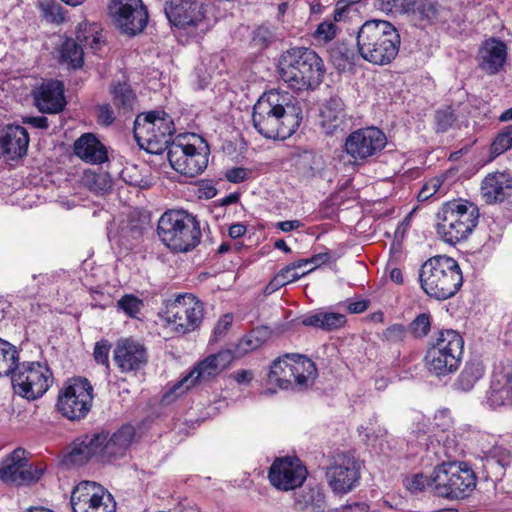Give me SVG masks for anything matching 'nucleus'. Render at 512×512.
<instances>
[{
	"instance_id": "f257e3e1",
	"label": "nucleus",
	"mask_w": 512,
	"mask_h": 512,
	"mask_svg": "<svg viewBox=\"0 0 512 512\" xmlns=\"http://www.w3.org/2000/svg\"><path fill=\"white\" fill-rule=\"evenodd\" d=\"M302 119L303 112L299 101L288 92H266L253 107V127L267 139L289 138L299 128Z\"/></svg>"
},
{
	"instance_id": "f03ea898",
	"label": "nucleus",
	"mask_w": 512,
	"mask_h": 512,
	"mask_svg": "<svg viewBox=\"0 0 512 512\" xmlns=\"http://www.w3.org/2000/svg\"><path fill=\"white\" fill-rule=\"evenodd\" d=\"M325 71L322 58L308 47L289 48L279 58L278 72L281 80L297 91L318 87Z\"/></svg>"
},
{
	"instance_id": "7ed1b4c3",
	"label": "nucleus",
	"mask_w": 512,
	"mask_h": 512,
	"mask_svg": "<svg viewBox=\"0 0 512 512\" xmlns=\"http://www.w3.org/2000/svg\"><path fill=\"white\" fill-rule=\"evenodd\" d=\"M400 42L397 29L385 20L366 21L356 33L359 56L374 65L391 63L399 52Z\"/></svg>"
},
{
	"instance_id": "20e7f679",
	"label": "nucleus",
	"mask_w": 512,
	"mask_h": 512,
	"mask_svg": "<svg viewBox=\"0 0 512 512\" xmlns=\"http://www.w3.org/2000/svg\"><path fill=\"white\" fill-rule=\"evenodd\" d=\"M421 288L432 298L446 300L454 296L463 284L459 264L451 257L434 256L425 261L419 271Z\"/></svg>"
},
{
	"instance_id": "39448f33",
	"label": "nucleus",
	"mask_w": 512,
	"mask_h": 512,
	"mask_svg": "<svg viewBox=\"0 0 512 512\" xmlns=\"http://www.w3.org/2000/svg\"><path fill=\"white\" fill-rule=\"evenodd\" d=\"M157 233L164 245L174 252H188L201 239L200 223L184 210H168L159 219Z\"/></svg>"
},
{
	"instance_id": "423d86ee",
	"label": "nucleus",
	"mask_w": 512,
	"mask_h": 512,
	"mask_svg": "<svg viewBox=\"0 0 512 512\" xmlns=\"http://www.w3.org/2000/svg\"><path fill=\"white\" fill-rule=\"evenodd\" d=\"M437 234L446 243L456 244L468 238L477 226L479 210L469 201L453 200L437 213Z\"/></svg>"
},
{
	"instance_id": "0eeeda50",
	"label": "nucleus",
	"mask_w": 512,
	"mask_h": 512,
	"mask_svg": "<svg viewBox=\"0 0 512 512\" xmlns=\"http://www.w3.org/2000/svg\"><path fill=\"white\" fill-rule=\"evenodd\" d=\"M431 482L437 496L458 500L473 492L477 477L466 462L453 460L437 465L431 474Z\"/></svg>"
},
{
	"instance_id": "6e6552de",
	"label": "nucleus",
	"mask_w": 512,
	"mask_h": 512,
	"mask_svg": "<svg viewBox=\"0 0 512 512\" xmlns=\"http://www.w3.org/2000/svg\"><path fill=\"white\" fill-rule=\"evenodd\" d=\"M175 132L173 119L162 110L139 114L134 121V138L138 145L151 154L166 151Z\"/></svg>"
},
{
	"instance_id": "1a4fd4ad",
	"label": "nucleus",
	"mask_w": 512,
	"mask_h": 512,
	"mask_svg": "<svg viewBox=\"0 0 512 512\" xmlns=\"http://www.w3.org/2000/svg\"><path fill=\"white\" fill-rule=\"evenodd\" d=\"M463 347L464 341L458 332L454 330L439 332L425 356L428 370L436 376L455 372L460 365Z\"/></svg>"
},
{
	"instance_id": "9d476101",
	"label": "nucleus",
	"mask_w": 512,
	"mask_h": 512,
	"mask_svg": "<svg viewBox=\"0 0 512 512\" xmlns=\"http://www.w3.org/2000/svg\"><path fill=\"white\" fill-rule=\"evenodd\" d=\"M10 377L15 394L28 400L42 397L53 382L51 370L41 362H19Z\"/></svg>"
},
{
	"instance_id": "9b49d317",
	"label": "nucleus",
	"mask_w": 512,
	"mask_h": 512,
	"mask_svg": "<svg viewBox=\"0 0 512 512\" xmlns=\"http://www.w3.org/2000/svg\"><path fill=\"white\" fill-rule=\"evenodd\" d=\"M93 387L86 378H72L59 391L58 411L69 420H80L90 411L93 403Z\"/></svg>"
},
{
	"instance_id": "f8f14e48",
	"label": "nucleus",
	"mask_w": 512,
	"mask_h": 512,
	"mask_svg": "<svg viewBox=\"0 0 512 512\" xmlns=\"http://www.w3.org/2000/svg\"><path fill=\"white\" fill-rule=\"evenodd\" d=\"M108 15L115 27L123 34L135 36L148 22V12L142 0H110Z\"/></svg>"
},
{
	"instance_id": "ddd939ff",
	"label": "nucleus",
	"mask_w": 512,
	"mask_h": 512,
	"mask_svg": "<svg viewBox=\"0 0 512 512\" xmlns=\"http://www.w3.org/2000/svg\"><path fill=\"white\" fill-rule=\"evenodd\" d=\"M165 319L180 334L195 330L203 319V304L192 294L178 295L167 305Z\"/></svg>"
},
{
	"instance_id": "4468645a",
	"label": "nucleus",
	"mask_w": 512,
	"mask_h": 512,
	"mask_svg": "<svg viewBox=\"0 0 512 512\" xmlns=\"http://www.w3.org/2000/svg\"><path fill=\"white\" fill-rule=\"evenodd\" d=\"M73 512H115L116 502L102 485L94 481L78 483L70 499Z\"/></svg>"
},
{
	"instance_id": "2eb2a0df",
	"label": "nucleus",
	"mask_w": 512,
	"mask_h": 512,
	"mask_svg": "<svg viewBox=\"0 0 512 512\" xmlns=\"http://www.w3.org/2000/svg\"><path fill=\"white\" fill-rule=\"evenodd\" d=\"M167 158L176 172L191 178L201 174L208 165L207 151H199L194 145L183 143L180 137L170 144Z\"/></svg>"
},
{
	"instance_id": "dca6fc26",
	"label": "nucleus",
	"mask_w": 512,
	"mask_h": 512,
	"mask_svg": "<svg viewBox=\"0 0 512 512\" xmlns=\"http://www.w3.org/2000/svg\"><path fill=\"white\" fill-rule=\"evenodd\" d=\"M386 135L377 127L360 128L345 141V151L354 162L366 161L379 154L386 146Z\"/></svg>"
},
{
	"instance_id": "f3484780",
	"label": "nucleus",
	"mask_w": 512,
	"mask_h": 512,
	"mask_svg": "<svg viewBox=\"0 0 512 512\" xmlns=\"http://www.w3.org/2000/svg\"><path fill=\"white\" fill-rule=\"evenodd\" d=\"M43 470L34 467L25 457V450L15 449L0 465V480L7 485H24L38 481Z\"/></svg>"
},
{
	"instance_id": "a211bd4d",
	"label": "nucleus",
	"mask_w": 512,
	"mask_h": 512,
	"mask_svg": "<svg viewBox=\"0 0 512 512\" xmlns=\"http://www.w3.org/2000/svg\"><path fill=\"white\" fill-rule=\"evenodd\" d=\"M234 356L229 350L220 351L202 360L186 376L173 385L171 391L181 394L193 387L198 380H208L226 369Z\"/></svg>"
},
{
	"instance_id": "6ab92c4d",
	"label": "nucleus",
	"mask_w": 512,
	"mask_h": 512,
	"mask_svg": "<svg viewBox=\"0 0 512 512\" xmlns=\"http://www.w3.org/2000/svg\"><path fill=\"white\" fill-rule=\"evenodd\" d=\"M360 477L359 464L348 453L336 454L326 470V479L335 493H347Z\"/></svg>"
},
{
	"instance_id": "aec40b11",
	"label": "nucleus",
	"mask_w": 512,
	"mask_h": 512,
	"mask_svg": "<svg viewBox=\"0 0 512 512\" xmlns=\"http://www.w3.org/2000/svg\"><path fill=\"white\" fill-rule=\"evenodd\" d=\"M307 476L300 460L292 457L276 459L269 469L270 483L277 489L288 491L302 485Z\"/></svg>"
},
{
	"instance_id": "412c9836",
	"label": "nucleus",
	"mask_w": 512,
	"mask_h": 512,
	"mask_svg": "<svg viewBox=\"0 0 512 512\" xmlns=\"http://www.w3.org/2000/svg\"><path fill=\"white\" fill-rule=\"evenodd\" d=\"M114 361L121 372H137L148 362L146 348L132 339H121L114 349Z\"/></svg>"
},
{
	"instance_id": "4be33fe9",
	"label": "nucleus",
	"mask_w": 512,
	"mask_h": 512,
	"mask_svg": "<svg viewBox=\"0 0 512 512\" xmlns=\"http://www.w3.org/2000/svg\"><path fill=\"white\" fill-rule=\"evenodd\" d=\"M35 106L42 113H59L65 105L64 85L58 80L42 82L32 90Z\"/></svg>"
},
{
	"instance_id": "5701e85b",
	"label": "nucleus",
	"mask_w": 512,
	"mask_h": 512,
	"mask_svg": "<svg viewBox=\"0 0 512 512\" xmlns=\"http://www.w3.org/2000/svg\"><path fill=\"white\" fill-rule=\"evenodd\" d=\"M164 11L171 24L183 29L197 27L204 18L202 5L187 0L166 3Z\"/></svg>"
},
{
	"instance_id": "b1692460",
	"label": "nucleus",
	"mask_w": 512,
	"mask_h": 512,
	"mask_svg": "<svg viewBox=\"0 0 512 512\" xmlns=\"http://www.w3.org/2000/svg\"><path fill=\"white\" fill-rule=\"evenodd\" d=\"M95 436H104V441L99 445V456L102 459H117L123 457L131 445L135 430L131 425H124L111 436L109 433H98Z\"/></svg>"
},
{
	"instance_id": "393cba45",
	"label": "nucleus",
	"mask_w": 512,
	"mask_h": 512,
	"mask_svg": "<svg viewBox=\"0 0 512 512\" xmlns=\"http://www.w3.org/2000/svg\"><path fill=\"white\" fill-rule=\"evenodd\" d=\"M320 118V125L327 135L344 132L348 118L343 100L338 95L330 96L322 106Z\"/></svg>"
},
{
	"instance_id": "a878e982",
	"label": "nucleus",
	"mask_w": 512,
	"mask_h": 512,
	"mask_svg": "<svg viewBox=\"0 0 512 512\" xmlns=\"http://www.w3.org/2000/svg\"><path fill=\"white\" fill-rule=\"evenodd\" d=\"M29 135L25 128L19 125H9L0 137L1 154L9 160L23 157L27 153Z\"/></svg>"
},
{
	"instance_id": "bb28decb",
	"label": "nucleus",
	"mask_w": 512,
	"mask_h": 512,
	"mask_svg": "<svg viewBox=\"0 0 512 512\" xmlns=\"http://www.w3.org/2000/svg\"><path fill=\"white\" fill-rule=\"evenodd\" d=\"M481 194L488 204L503 202L512 194V176L505 172L488 174L482 181Z\"/></svg>"
},
{
	"instance_id": "cd10ccee",
	"label": "nucleus",
	"mask_w": 512,
	"mask_h": 512,
	"mask_svg": "<svg viewBox=\"0 0 512 512\" xmlns=\"http://www.w3.org/2000/svg\"><path fill=\"white\" fill-rule=\"evenodd\" d=\"M507 58L504 42L491 38L484 42L478 54V65L489 75L497 74Z\"/></svg>"
},
{
	"instance_id": "c85d7f7f",
	"label": "nucleus",
	"mask_w": 512,
	"mask_h": 512,
	"mask_svg": "<svg viewBox=\"0 0 512 512\" xmlns=\"http://www.w3.org/2000/svg\"><path fill=\"white\" fill-rule=\"evenodd\" d=\"M285 358L291 360L292 389L301 391L312 386L317 377L314 362L300 354H286Z\"/></svg>"
},
{
	"instance_id": "c756f323",
	"label": "nucleus",
	"mask_w": 512,
	"mask_h": 512,
	"mask_svg": "<svg viewBox=\"0 0 512 512\" xmlns=\"http://www.w3.org/2000/svg\"><path fill=\"white\" fill-rule=\"evenodd\" d=\"M104 439V436H95L94 434L73 442L65 456L64 462L81 466L93 456H99V445H101V441H104Z\"/></svg>"
},
{
	"instance_id": "7c9ffc66",
	"label": "nucleus",
	"mask_w": 512,
	"mask_h": 512,
	"mask_svg": "<svg viewBox=\"0 0 512 512\" xmlns=\"http://www.w3.org/2000/svg\"><path fill=\"white\" fill-rule=\"evenodd\" d=\"M74 153L91 164H101L108 159L105 146L91 133H86L76 140Z\"/></svg>"
},
{
	"instance_id": "2f4dec72",
	"label": "nucleus",
	"mask_w": 512,
	"mask_h": 512,
	"mask_svg": "<svg viewBox=\"0 0 512 512\" xmlns=\"http://www.w3.org/2000/svg\"><path fill=\"white\" fill-rule=\"evenodd\" d=\"M291 160L295 173L302 181L316 177L323 169L322 157L310 150L294 153Z\"/></svg>"
},
{
	"instance_id": "473e14b6",
	"label": "nucleus",
	"mask_w": 512,
	"mask_h": 512,
	"mask_svg": "<svg viewBox=\"0 0 512 512\" xmlns=\"http://www.w3.org/2000/svg\"><path fill=\"white\" fill-rule=\"evenodd\" d=\"M488 402L492 407L512 404V368L492 381Z\"/></svg>"
},
{
	"instance_id": "72a5a7b5",
	"label": "nucleus",
	"mask_w": 512,
	"mask_h": 512,
	"mask_svg": "<svg viewBox=\"0 0 512 512\" xmlns=\"http://www.w3.org/2000/svg\"><path fill=\"white\" fill-rule=\"evenodd\" d=\"M305 266H307V260H298L282 268L266 286V293L270 294L279 288L298 280L314 269L311 268L306 271H300V269Z\"/></svg>"
},
{
	"instance_id": "f704fd0d",
	"label": "nucleus",
	"mask_w": 512,
	"mask_h": 512,
	"mask_svg": "<svg viewBox=\"0 0 512 512\" xmlns=\"http://www.w3.org/2000/svg\"><path fill=\"white\" fill-rule=\"evenodd\" d=\"M294 505L300 512H324L325 495L318 487L306 488L295 495Z\"/></svg>"
},
{
	"instance_id": "c9c22d12",
	"label": "nucleus",
	"mask_w": 512,
	"mask_h": 512,
	"mask_svg": "<svg viewBox=\"0 0 512 512\" xmlns=\"http://www.w3.org/2000/svg\"><path fill=\"white\" fill-rule=\"evenodd\" d=\"M301 323L304 326H311L324 331H332L343 327L346 323V316L336 312H316L302 317Z\"/></svg>"
},
{
	"instance_id": "e433bc0d",
	"label": "nucleus",
	"mask_w": 512,
	"mask_h": 512,
	"mask_svg": "<svg viewBox=\"0 0 512 512\" xmlns=\"http://www.w3.org/2000/svg\"><path fill=\"white\" fill-rule=\"evenodd\" d=\"M270 384H275L281 389L292 388V368L289 358L279 357L274 360L268 374Z\"/></svg>"
},
{
	"instance_id": "4c0bfd02",
	"label": "nucleus",
	"mask_w": 512,
	"mask_h": 512,
	"mask_svg": "<svg viewBox=\"0 0 512 512\" xmlns=\"http://www.w3.org/2000/svg\"><path fill=\"white\" fill-rule=\"evenodd\" d=\"M330 58L337 69L354 65L359 54L345 42H337L329 49Z\"/></svg>"
},
{
	"instance_id": "58836bf2",
	"label": "nucleus",
	"mask_w": 512,
	"mask_h": 512,
	"mask_svg": "<svg viewBox=\"0 0 512 512\" xmlns=\"http://www.w3.org/2000/svg\"><path fill=\"white\" fill-rule=\"evenodd\" d=\"M61 60L73 69L81 68L84 63V47L78 39H67L61 47Z\"/></svg>"
},
{
	"instance_id": "ea45409f",
	"label": "nucleus",
	"mask_w": 512,
	"mask_h": 512,
	"mask_svg": "<svg viewBox=\"0 0 512 512\" xmlns=\"http://www.w3.org/2000/svg\"><path fill=\"white\" fill-rule=\"evenodd\" d=\"M19 363L17 348L0 338V377L11 376Z\"/></svg>"
},
{
	"instance_id": "a19ab883",
	"label": "nucleus",
	"mask_w": 512,
	"mask_h": 512,
	"mask_svg": "<svg viewBox=\"0 0 512 512\" xmlns=\"http://www.w3.org/2000/svg\"><path fill=\"white\" fill-rule=\"evenodd\" d=\"M483 375V366L478 361H469L461 371L457 384L463 391H470Z\"/></svg>"
},
{
	"instance_id": "79ce46f5",
	"label": "nucleus",
	"mask_w": 512,
	"mask_h": 512,
	"mask_svg": "<svg viewBox=\"0 0 512 512\" xmlns=\"http://www.w3.org/2000/svg\"><path fill=\"white\" fill-rule=\"evenodd\" d=\"M111 93L113 94V103L124 112H128L133 109L135 102V94L127 83H118L112 85Z\"/></svg>"
},
{
	"instance_id": "37998d69",
	"label": "nucleus",
	"mask_w": 512,
	"mask_h": 512,
	"mask_svg": "<svg viewBox=\"0 0 512 512\" xmlns=\"http://www.w3.org/2000/svg\"><path fill=\"white\" fill-rule=\"evenodd\" d=\"M40 17L48 23L61 24L64 21L63 7L55 0H38L36 4Z\"/></svg>"
},
{
	"instance_id": "c03bdc74",
	"label": "nucleus",
	"mask_w": 512,
	"mask_h": 512,
	"mask_svg": "<svg viewBox=\"0 0 512 512\" xmlns=\"http://www.w3.org/2000/svg\"><path fill=\"white\" fill-rule=\"evenodd\" d=\"M77 39L84 48L90 49L94 54L100 53L105 45L101 34L93 26H85L84 30L80 29L77 32Z\"/></svg>"
},
{
	"instance_id": "a18cd8bd",
	"label": "nucleus",
	"mask_w": 512,
	"mask_h": 512,
	"mask_svg": "<svg viewBox=\"0 0 512 512\" xmlns=\"http://www.w3.org/2000/svg\"><path fill=\"white\" fill-rule=\"evenodd\" d=\"M276 40L273 26L264 23L256 27L252 32V43L260 49H266Z\"/></svg>"
},
{
	"instance_id": "49530a36",
	"label": "nucleus",
	"mask_w": 512,
	"mask_h": 512,
	"mask_svg": "<svg viewBox=\"0 0 512 512\" xmlns=\"http://www.w3.org/2000/svg\"><path fill=\"white\" fill-rule=\"evenodd\" d=\"M432 317L430 313H420L409 324L408 332L415 338L427 336L431 330Z\"/></svg>"
},
{
	"instance_id": "de8ad7c7",
	"label": "nucleus",
	"mask_w": 512,
	"mask_h": 512,
	"mask_svg": "<svg viewBox=\"0 0 512 512\" xmlns=\"http://www.w3.org/2000/svg\"><path fill=\"white\" fill-rule=\"evenodd\" d=\"M339 32V27L332 20L326 19L321 22L313 33V38L318 43H328L333 40Z\"/></svg>"
},
{
	"instance_id": "09e8293b",
	"label": "nucleus",
	"mask_w": 512,
	"mask_h": 512,
	"mask_svg": "<svg viewBox=\"0 0 512 512\" xmlns=\"http://www.w3.org/2000/svg\"><path fill=\"white\" fill-rule=\"evenodd\" d=\"M512 147V125L504 127L491 144V153L500 155Z\"/></svg>"
},
{
	"instance_id": "8fccbe9b",
	"label": "nucleus",
	"mask_w": 512,
	"mask_h": 512,
	"mask_svg": "<svg viewBox=\"0 0 512 512\" xmlns=\"http://www.w3.org/2000/svg\"><path fill=\"white\" fill-rule=\"evenodd\" d=\"M408 329L403 324L395 323L387 327L381 335V339L391 344H399L405 341Z\"/></svg>"
},
{
	"instance_id": "3c124183",
	"label": "nucleus",
	"mask_w": 512,
	"mask_h": 512,
	"mask_svg": "<svg viewBox=\"0 0 512 512\" xmlns=\"http://www.w3.org/2000/svg\"><path fill=\"white\" fill-rule=\"evenodd\" d=\"M403 484L407 488V490H409L412 493L421 492L427 486H431L433 488L431 476L427 477L422 473H416L410 477L405 478Z\"/></svg>"
},
{
	"instance_id": "603ef678",
	"label": "nucleus",
	"mask_w": 512,
	"mask_h": 512,
	"mask_svg": "<svg viewBox=\"0 0 512 512\" xmlns=\"http://www.w3.org/2000/svg\"><path fill=\"white\" fill-rule=\"evenodd\" d=\"M117 306L128 316L136 317L143 307V302L134 295H125L117 302Z\"/></svg>"
},
{
	"instance_id": "864d4df0",
	"label": "nucleus",
	"mask_w": 512,
	"mask_h": 512,
	"mask_svg": "<svg viewBox=\"0 0 512 512\" xmlns=\"http://www.w3.org/2000/svg\"><path fill=\"white\" fill-rule=\"evenodd\" d=\"M458 435L459 433L456 434L454 431L453 434L448 435L444 441L443 446L448 458H457L464 454L465 445L463 441L456 439Z\"/></svg>"
},
{
	"instance_id": "5fc2aeb1",
	"label": "nucleus",
	"mask_w": 512,
	"mask_h": 512,
	"mask_svg": "<svg viewBox=\"0 0 512 512\" xmlns=\"http://www.w3.org/2000/svg\"><path fill=\"white\" fill-rule=\"evenodd\" d=\"M455 120L456 117L450 108L438 110L435 114L437 132L447 131Z\"/></svg>"
},
{
	"instance_id": "6e6d98bb",
	"label": "nucleus",
	"mask_w": 512,
	"mask_h": 512,
	"mask_svg": "<svg viewBox=\"0 0 512 512\" xmlns=\"http://www.w3.org/2000/svg\"><path fill=\"white\" fill-rule=\"evenodd\" d=\"M111 344L107 340H101L95 344L93 356L98 364L109 366V353Z\"/></svg>"
},
{
	"instance_id": "4d7b16f0",
	"label": "nucleus",
	"mask_w": 512,
	"mask_h": 512,
	"mask_svg": "<svg viewBox=\"0 0 512 512\" xmlns=\"http://www.w3.org/2000/svg\"><path fill=\"white\" fill-rule=\"evenodd\" d=\"M88 183L92 190L96 192H106L110 189L111 184L107 176L104 174H92L88 177Z\"/></svg>"
},
{
	"instance_id": "13d9d810",
	"label": "nucleus",
	"mask_w": 512,
	"mask_h": 512,
	"mask_svg": "<svg viewBox=\"0 0 512 512\" xmlns=\"http://www.w3.org/2000/svg\"><path fill=\"white\" fill-rule=\"evenodd\" d=\"M442 182L438 178L428 181L418 193V200L425 201L432 197L441 187Z\"/></svg>"
},
{
	"instance_id": "bf43d9fd",
	"label": "nucleus",
	"mask_w": 512,
	"mask_h": 512,
	"mask_svg": "<svg viewBox=\"0 0 512 512\" xmlns=\"http://www.w3.org/2000/svg\"><path fill=\"white\" fill-rule=\"evenodd\" d=\"M415 13L419 14L421 19L431 20L436 17L437 10L432 2L420 1L416 5Z\"/></svg>"
},
{
	"instance_id": "052dcab7",
	"label": "nucleus",
	"mask_w": 512,
	"mask_h": 512,
	"mask_svg": "<svg viewBox=\"0 0 512 512\" xmlns=\"http://www.w3.org/2000/svg\"><path fill=\"white\" fill-rule=\"evenodd\" d=\"M249 174L250 172L248 169L243 167H235L232 169H228L225 173V177L229 182L240 183L245 181L248 178Z\"/></svg>"
},
{
	"instance_id": "680f3d73",
	"label": "nucleus",
	"mask_w": 512,
	"mask_h": 512,
	"mask_svg": "<svg viewBox=\"0 0 512 512\" xmlns=\"http://www.w3.org/2000/svg\"><path fill=\"white\" fill-rule=\"evenodd\" d=\"M232 321L233 316L231 314H225L218 320L214 328V336L216 339L222 337L228 331L232 325Z\"/></svg>"
},
{
	"instance_id": "e2e57ef3",
	"label": "nucleus",
	"mask_w": 512,
	"mask_h": 512,
	"mask_svg": "<svg viewBox=\"0 0 512 512\" xmlns=\"http://www.w3.org/2000/svg\"><path fill=\"white\" fill-rule=\"evenodd\" d=\"M114 112L109 105H101L98 107V122L108 126L114 121Z\"/></svg>"
},
{
	"instance_id": "0e129e2a",
	"label": "nucleus",
	"mask_w": 512,
	"mask_h": 512,
	"mask_svg": "<svg viewBox=\"0 0 512 512\" xmlns=\"http://www.w3.org/2000/svg\"><path fill=\"white\" fill-rule=\"evenodd\" d=\"M23 123L38 129L48 128V119L44 116H27L23 118Z\"/></svg>"
},
{
	"instance_id": "69168bd1",
	"label": "nucleus",
	"mask_w": 512,
	"mask_h": 512,
	"mask_svg": "<svg viewBox=\"0 0 512 512\" xmlns=\"http://www.w3.org/2000/svg\"><path fill=\"white\" fill-rule=\"evenodd\" d=\"M369 506L364 502H349L339 509L336 512H368Z\"/></svg>"
},
{
	"instance_id": "338daca9",
	"label": "nucleus",
	"mask_w": 512,
	"mask_h": 512,
	"mask_svg": "<svg viewBox=\"0 0 512 512\" xmlns=\"http://www.w3.org/2000/svg\"><path fill=\"white\" fill-rule=\"evenodd\" d=\"M257 346V343L252 339V337H243L237 345V352L239 354H245L249 351L255 350Z\"/></svg>"
},
{
	"instance_id": "774afa93",
	"label": "nucleus",
	"mask_w": 512,
	"mask_h": 512,
	"mask_svg": "<svg viewBox=\"0 0 512 512\" xmlns=\"http://www.w3.org/2000/svg\"><path fill=\"white\" fill-rule=\"evenodd\" d=\"M231 377L238 383V384H248L253 379V372L250 370H238L234 372Z\"/></svg>"
}]
</instances>
